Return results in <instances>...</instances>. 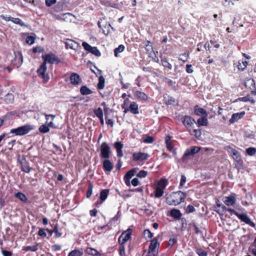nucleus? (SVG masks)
<instances>
[{"mask_svg": "<svg viewBox=\"0 0 256 256\" xmlns=\"http://www.w3.org/2000/svg\"><path fill=\"white\" fill-rule=\"evenodd\" d=\"M186 195L181 191L173 192L166 200L169 205H178L184 201Z\"/></svg>", "mask_w": 256, "mask_h": 256, "instance_id": "f257e3e1", "label": "nucleus"}, {"mask_svg": "<svg viewBox=\"0 0 256 256\" xmlns=\"http://www.w3.org/2000/svg\"><path fill=\"white\" fill-rule=\"evenodd\" d=\"M34 126L30 124H26L16 128L10 130V133L14 134L16 136H23L28 134L33 130Z\"/></svg>", "mask_w": 256, "mask_h": 256, "instance_id": "f03ea898", "label": "nucleus"}, {"mask_svg": "<svg viewBox=\"0 0 256 256\" xmlns=\"http://www.w3.org/2000/svg\"><path fill=\"white\" fill-rule=\"evenodd\" d=\"M159 246L160 244L158 242L157 238H154L150 242L148 254H150L151 256H157L158 253Z\"/></svg>", "mask_w": 256, "mask_h": 256, "instance_id": "7ed1b4c3", "label": "nucleus"}, {"mask_svg": "<svg viewBox=\"0 0 256 256\" xmlns=\"http://www.w3.org/2000/svg\"><path fill=\"white\" fill-rule=\"evenodd\" d=\"M100 156L108 159L110 156V148L106 142H103L100 148Z\"/></svg>", "mask_w": 256, "mask_h": 256, "instance_id": "20e7f679", "label": "nucleus"}, {"mask_svg": "<svg viewBox=\"0 0 256 256\" xmlns=\"http://www.w3.org/2000/svg\"><path fill=\"white\" fill-rule=\"evenodd\" d=\"M14 57L12 60V64L16 68H19L22 64L23 58L22 54L20 52H14Z\"/></svg>", "mask_w": 256, "mask_h": 256, "instance_id": "39448f33", "label": "nucleus"}, {"mask_svg": "<svg viewBox=\"0 0 256 256\" xmlns=\"http://www.w3.org/2000/svg\"><path fill=\"white\" fill-rule=\"evenodd\" d=\"M42 58L44 60L43 63H45L46 65V63L53 64L55 62L58 63L60 62L58 58L52 54H48L43 55Z\"/></svg>", "mask_w": 256, "mask_h": 256, "instance_id": "423d86ee", "label": "nucleus"}, {"mask_svg": "<svg viewBox=\"0 0 256 256\" xmlns=\"http://www.w3.org/2000/svg\"><path fill=\"white\" fill-rule=\"evenodd\" d=\"M182 122L188 131H190V130L193 128L194 124L196 123L194 119L189 116H185Z\"/></svg>", "mask_w": 256, "mask_h": 256, "instance_id": "0eeeda50", "label": "nucleus"}, {"mask_svg": "<svg viewBox=\"0 0 256 256\" xmlns=\"http://www.w3.org/2000/svg\"><path fill=\"white\" fill-rule=\"evenodd\" d=\"M132 232V230L129 228L127 230L122 232L118 238V243L120 244H124L130 238Z\"/></svg>", "mask_w": 256, "mask_h": 256, "instance_id": "6e6552de", "label": "nucleus"}, {"mask_svg": "<svg viewBox=\"0 0 256 256\" xmlns=\"http://www.w3.org/2000/svg\"><path fill=\"white\" fill-rule=\"evenodd\" d=\"M82 46L88 52H89L97 56H100L101 55L100 52L96 46H92L86 42H83Z\"/></svg>", "mask_w": 256, "mask_h": 256, "instance_id": "1a4fd4ad", "label": "nucleus"}, {"mask_svg": "<svg viewBox=\"0 0 256 256\" xmlns=\"http://www.w3.org/2000/svg\"><path fill=\"white\" fill-rule=\"evenodd\" d=\"M46 65L45 63H42L38 70L37 72L39 76L42 78L46 82H47L49 80V76L48 74H46Z\"/></svg>", "mask_w": 256, "mask_h": 256, "instance_id": "9d476101", "label": "nucleus"}, {"mask_svg": "<svg viewBox=\"0 0 256 256\" xmlns=\"http://www.w3.org/2000/svg\"><path fill=\"white\" fill-rule=\"evenodd\" d=\"M236 194L233 193L228 196H225L223 201L224 204L227 206H234L236 201Z\"/></svg>", "mask_w": 256, "mask_h": 256, "instance_id": "9b49d317", "label": "nucleus"}, {"mask_svg": "<svg viewBox=\"0 0 256 256\" xmlns=\"http://www.w3.org/2000/svg\"><path fill=\"white\" fill-rule=\"evenodd\" d=\"M242 222H245L246 224L250 225L252 227L255 226L254 223L252 222L250 218L245 213L239 214L237 216Z\"/></svg>", "mask_w": 256, "mask_h": 256, "instance_id": "f8f14e48", "label": "nucleus"}, {"mask_svg": "<svg viewBox=\"0 0 256 256\" xmlns=\"http://www.w3.org/2000/svg\"><path fill=\"white\" fill-rule=\"evenodd\" d=\"M133 160L136 161H142L146 160L148 158V154L144 152H134L132 154Z\"/></svg>", "mask_w": 256, "mask_h": 256, "instance_id": "ddd939ff", "label": "nucleus"}, {"mask_svg": "<svg viewBox=\"0 0 256 256\" xmlns=\"http://www.w3.org/2000/svg\"><path fill=\"white\" fill-rule=\"evenodd\" d=\"M70 82L74 86L78 85L82 80L80 76L76 73H72L70 77Z\"/></svg>", "mask_w": 256, "mask_h": 256, "instance_id": "4468645a", "label": "nucleus"}, {"mask_svg": "<svg viewBox=\"0 0 256 256\" xmlns=\"http://www.w3.org/2000/svg\"><path fill=\"white\" fill-rule=\"evenodd\" d=\"M46 119L47 122V125L48 128H56V125L53 123L52 121L56 117L55 115L54 114H44Z\"/></svg>", "mask_w": 256, "mask_h": 256, "instance_id": "2eb2a0df", "label": "nucleus"}, {"mask_svg": "<svg viewBox=\"0 0 256 256\" xmlns=\"http://www.w3.org/2000/svg\"><path fill=\"white\" fill-rule=\"evenodd\" d=\"M200 148L198 146H192L190 148L187 149L185 151V152L184 153V156H193L195 154L198 152L200 151Z\"/></svg>", "mask_w": 256, "mask_h": 256, "instance_id": "dca6fc26", "label": "nucleus"}, {"mask_svg": "<svg viewBox=\"0 0 256 256\" xmlns=\"http://www.w3.org/2000/svg\"><path fill=\"white\" fill-rule=\"evenodd\" d=\"M65 45L66 49L70 48L76 50L78 46V44L77 42L70 39L66 40L65 42Z\"/></svg>", "mask_w": 256, "mask_h": 256, "instance_id": "f3484780", "label": "nucleus"}, {"mask_svg": "<svg viewBox=\"0 0 256 256\" xmlns=\"http://www.w3.org/2000/svg\"><path fill=\"white\" fill-rule=\"evenodd\" d=\"M134 95L142 102H146L148 100V96L144 92L139 90L135 91Z\"/></svg>", "mask_w": 256, "mask_h": 256, "instance_id": "a211bd4d", "label": "nucleus"}, {"mask_svg": "<svg viewBox=\"0 0 256 256\" xmlns=\"http://www.w3.org/2000/svg\"><path fill=\"white\" fill-rule=\"evenodd\" d=\"M114 146L116 149L117 152V156L119 158H121L123 156V153L122 150L123 148L124 145L120 142H116L114 144Z\"/></svg>", "mask_w": 256, "mask_h": 256, "instance_id": "6ab92c4d", "label": "nucleus"}, {"mask_svg": "<svg viewBox=\"0 0 256 256\" xmlns=\"http://www.w3.org/2000/svg\"><path fill=\"white\" fill-rule=\"evenodd\" d=\"M102 165L103 169L106 172H110L113 168V165L108 158L103 162Z\"/></svg>", "mask_w": 256, "mask_h": 256, "instance_id": "aec40b11", "label": "nucleus"}, {"mask_svg": "<svg viewBox=\"0 0 256 256\" xmlns=\"http://www.w3.org/2000/svg\"><path fill=\"white\" fill-rule=\"evenodd\" d=\"M128 110L130 112L134 114H137L139 113L138 105L135 102H132L130 103V105L128 106Z\"/></svg>", "mask_w": 256, "mask_h": 256, "instance_id": "412c9836", "label": "nucleus"}, {"mask_svg": "<svg viewBox=\"0 0 256 256\" xmlns=\"http://www.w3.org/2000/svg\"><path fill=\"white\" fill-rule=\"evenodd\" d=\"M194 114L198 116H208V112L204 108H200L198 105L194 108Z\"/></svg>", "mask_w": 256, "mask_h": 256, "instance_id": "4be33fe9", "label": "nucleus"}, {"mask_svg": "<svg viewBox=\"0 0 256 256\" xmlns=\"http://www.w3.org/2000/svg\"><path fill=\"white\" fill-rule=\"evenodd\" d=\"M244 115V112H240L234 114L229 122L230 124H234L240 119L242 118Z\"/></svg>", "mask_w": 256, "mask_h": 256, "instance_id": "5701e85b", "label": "nucleus"}, {"mask_svg": "<svg viewBox=\"0 0 256 256\" xmlns=\"http://www.w3.org/2000/svg\"><path fill=\"white\" fill-rule=\"evenodd\" d=\"M206 117L207 116H202L197 120L196 124L198 126H206L208 124V122Z\"/></svg>", "mask_w": 256, "mask_h": 256, "instance_id": "b1692460", "label": "nucleus"}, {"mask_svg": "<svg viewBox=\"0 0 256 256\" xmlns=\"http://www.w3.org/2000/svg\"><path fill=\"white\" fill-rule=\"evenodd\" d=\"M63 17V21L66 22H70L74 19V16L70 12L62 14Z\"/></svg>", "mask_w": 256, "mask_h": 256, "instance_id": "393cba45", "label": "nucleus"}, {"mask_svg": "<svg viewBox=\"0 0 256 256\" xmlns=\"http://www.w3.org/2000/svg\"><path fill=\"white\" fill-rule=\"evenodd\" d=\"M109 192L110 190L108 189H104L101 190L100 192V198L102 202H104L106 199L109 194Z\"/></svg>", "mask_w": 256, "mask_h": 256, "instance_id": "a878e982", "label": "nucleus"}, {"mask_svg": "<svg viewBox=\"0 0 256 256\" xmlns=\"http://www.w3.org/2000/svg\"><path fill=\"white\" fill-rule=\"evenodd\" d=\"M86 252L88 254L94 256H100L102 254L96 249L91 248H88L86 249Z\"/></svg>", "mask_w": 256, "mask_h": 256, "instance_id": "bb28decb", "label": "nucleus"}, {"mask_svg": "<svg viewBox=\"0 0 256 256\" xmlns=\"http://www.w3.org/2000/svg\"><path fill=\"white\" fill-rule=\"evenodd\" d=\"M80 92L82 95H88L92 94V92L86 86H83L80 88Z\"/></svg>", "mask_w": 256, "mask_h": 256, "instance_id": "cd10ccee", "label": "nucleus"}, {"mask_svg": "<svg viewBox=\"0 0 256 256\" xmlns=\"http://www.w3.org/2000/svg\"><path fill=\"white\" fill-rule=\"evenodd\" d=\"M188 132L191 135L195 136L198 138H200L201 136V130L199 129L192 128L190 131Z\"/></svg>", "mask_w": 256, "mask_h": 256, "instance_id": "c85d7f7f", "label": "nucleus"}, {"mask_svg": "<svg viewBox=\"0 0 256 256\" xmlns=\"http://www.w3.org/2000/svg\"><path fill=\"white\" fill-rule=\"evenodd\" d=\"M238 100L244 102H250L252 104H254L255 102L254 100L250 97V95H247L244 97L239 98Z\"/></svg>", "mask_w": 256, "mask_h": 256, "instance_id": "c756f323", "label": "nucleus"}, {"mask_svg": "<svg viewBox=\"0 0 256 256\" xmlns=\"http://www.w3.org/2000/svg\"><path fill=\"white\" fill-rule=\"evenodd\" d=\"M170 216L174 218H179L182 216V214L179 210L172 209L170 211Z\"/></svg>", "mask_w": 256, "mask_h": 256, "instance_id": "7c9ffc66", "label": "nucleus"}, {"mask_svg": "<svg viewBox=\"0 0 256 256\" xmlns=\"http://www.w3.org/2000/svg\"><path fill=\"white\" fill-rule=\"evenodd\" d=\"M16 198L20 199L23 202H26L28 200V198L26 196L21 192H18L14 194Z\"/></svg>", "mask_w": 256, "mask_h": 256, "instance_id": "2f4dec72", "label": "nucleus"}, {"mask_svg": "<svg viewBox=\"0 0 256 256\" xmlns=\"http://www.w3.org/2000/svg\"><path fill=\"white\" fill-rule=\"evenodd\" d=\"M130 102V100L128 98H126L124 102V103L122 104V108L124 109V112L126 114L128 112H130L128 110V103Z\"/></svg>", "mask_w": 256, "mask_h": 256, "instance_id": "473e14b6", "label": "nucleus"}, {"mask_svg": "<svg viewBox=\"0 0 256 256\" xmlns=\"http://www.w3.org/2000/svg\"><path fill=\"white\" fill-rule=\"evenodd\" d=\"M105 80L104 78L101 76L98 78V88L102 90L104 87Z\"/></svg>", "mask_w": 256, "mask_h": 256, "instance_id": "72a5a7b5", "label": "nucleus"}, {"mask_svg": "<svg viewBox=\"0 0 256 256\" xmlns=\"http://www.w3.org/2000/svg\"><path fill=\"white\" fill-rule=\"evenodd\" d=\"M168 184V182L166 180L161 179L158 182V188H162L164 190Z\"/></svg>", "mask_w": 256, "mask_h": 256, "instance_id": "f704fd0d", "label": "nucleus"}, {"mask_svg": "<svg viewBox=\"0 0 256 256\" xmlns=\"http://www.w3.org/2000/svg\"><path fill=\"white\" fill-rule=\"evenodd\" d=\"M136 172V168H133L129 170L126 174V178L128 180H130L135 174Z\"/></svg>", "mask_w": 256, "mask_h": 256, "instance_id": "c9c22d12", "label": "nucleus"}, {"mask_svg": "<svg viewBox=\"0 0 256 256\" xmlns=\"http://www.w3.org/2000/svg\"><path fill=\"white\" fill-rule=\"evenodd\" d=\"M178 241V238L176 236L172 235V236L168 240V244L172 248Z\"/></svg>", "mask_w": 256, "mask_h": 256, "instance_id": "e433bc0d", "label": "nucleus"}, {"mask_svg": "<svg viewBox=\"0 0 256 256\" xmlns=\"http://www.w3.org/2000/svg\"><path fill=\"white\" fill-rule=\"evenodd\" d=\"M125 47L122 44H120L118 48H116L114 50V56L117 57L118 54L122 52L124 50Z\"/></svg>", "mask_w": 256, "mask_h": 256, "instance_id": "4c0bfd02", "label": "nucleus"}, {"mask_svg": "<svg viewBox=\"0 0 256 256\" xmlns=\"http://www.w3.org/2000/svg\"><path fill=\"white\" fill-rule=\"evenodd\" d=\"M82 252L78 250H74L70 252L68 256H82Z\"/></svg>", "mask_w": 256, "mask_h": 256, "instance_id": "58836bf2", "label": "nucleus"}, {"mask_svg": "<svg viewBox=\"0 0 256 256\" xmlns=\"http://www.w3.org/2000/svg\"><path fill=\"white\" fill-rule=\"evenodd\" d=\"M154 196L156 198H159L162 196L164 194V190H162V188H156L154 191Z\"/></svg>", "mask_w": 256, "mask_h": 256, "instance_id": "ea45409f", "label": "nucleus"}, {"mask_svg": "<svg viewBox=\"0 0 256 256\" xmlns=\"http://www.w3.org/2000/svg\"><path fill=\"white\" fill-rule=\"evenodd\" d=\"M12 22L14 24H19L22 26H26L24 22L19 18H12Z\"/></svg>", "mask_w": 256, "mask_h": 256, "instance_id": "a19ab883", "label": "nucleus"}, {"mask_svg": "<svg viewBox=\"0 0 256 256\" xmlns=\"http://www.w3.org/2000/svg\"><path fill=\"white\" fill-rule=\"evenodd\" d=\"M94 113L99 119H102V116H103V112L101 108H99L94 110Z\"/></svg>", "mask_w": 256, "mask_h": 256, "instance_id": "79ce46f5", "label": "nucleus"}, {"mask_svg": "<svg viewBox=\"0 0 256 256\" xmlns=\"http://www.w3.org/2000/svg\"><path fill=\"white\" fill-rule=\"evenodd\" d=\"M232 156L237 162H240L242 160L241 155L238 151L236 152L234 154L232 155Z\"/></svg>", "mask_w": 256, "mask_h": 256, "instance_id": "37998d69", "label": "nucleus"}, {"mask_svg": "<svg viewBox=\"0 0 256 256\" xmlns=\"http://www.w3.org/2000/svg\"><path fill=\"white\" fill-rule=\"evenodd\" d=\"M189 56V52H186L184 54H180L178 58L179 60L182 61L183 62H186L188 60V57Z\"/></svg>", "mask_w": 256, "mask_h": 256, "instance_id": "c03bdc74", "label": "nucleus"}, {"mask_svg": "<svg viewBox=\"0 0 256 256\" xmlns=\"http://www.w3.org/2000/svg\"><path fill=\"white\" fill-rule=\"evenodd\" d=\"M39 130L40 132L44 134L50 131V128L48 125L42 124L40 126Z\"/></svg>", "mask_w": 256, "mask_h": 256, "instance_id": "a18cd8bd", "label": "nucleus"}, {"mask_svg": "<svg viewBox=\"0 0 256 256\" xmlns=\"http://www.w3.org/2000/svg\"><path fill=\"white\" fill-rule=\"evenodd\" d=\"M38 250L36 246H24L22 248V250L24 251H32L35 252Z\"/></svg>", "mask_w": 256, "mask_h": 256, "instance_id": "49530a36", "label": "nucleus"}, {"mask_svg": "<svg viewBox=\"0 0 256 256\" xmlns=\"http://www.w3.org/2000/svg\"><path fill=\"white\" fill-rule=\"evenodd\" d=\"M162 65L165 67L168 68L169 70H172V66L169 62L166 59H162L161 60Z\"/></svg>", "mask_w": 256, "mask_h": 256, "instance_id": "de8ad7c7", "label": "nucleus"}, {"mask_svg": "<svg viewBox=\"0 0 256 256\" xmlns=\"http://www.w3.org/2000/svg\"><path fill=\"white\" fill-rule=\"evenodd\" d=\"M148 174V172L142 170H140L137 174H136V177L139 178H145Z\"/></svg>", "mask_w": 256, "mask_h": 256, "instance_id": "09e8293b", "label": "nucleus"}, {"mask_svg": "<svg viewBox=\"0 0 256 256\" xmlns=\"http://www.w3.org/2000/svg\"><path fill=\"white\" fill-rule=\"evenodd\" d=\"M246 152L248 155L252 156L256 153V148H249L246 150Z\"/></svg>", "mask_w": 256, "mask_h": 256, "instance_id": "8fccbe9b", "label": "nucleus"}, {"mask_svg": "<svg viewBox=\"0 0 256 256\" xmlns=\"http://www.w3.org/2000/svg\"><path fill=\"white\" fill-rule=\"evenodd\" d=\"M224 150L228 152V154H230L231 156L234 154L236 152L237 150L233 148L230 146H225Z\"/></svg>", "mask_w": 256, "mask_h": 256, "instance_id": "3c124183", "label": "nucleus"}, {"mask_svg": "<svg viewBox=\"0 0 256 256\" xmlns=\"http://www.w3.org/2000/svg\"><path fill=\"white\" fill-rule=\"evenodd\" d=\"M22 170L25 172L28 173L30 172L31 168L26 163L22 165Z\"/></svg>", "mask_w": 256, "mask_h": 256, "instance_id": "603ef678", "label": "nucleus"}, {"mask_svg": "<svg viewBox=\"0 0 256 256\" xmlns=\"http://www.w3.org/2000/svg\"><path fill=\"white\" fill-rule=\"evenodd\" d=\"M154 139L152 136H148L144 138L143 140V142L144 143L146 144H152L154 142Z\"/></svg>", "mask_w": 256, "mask_h": 256, "instance_id": "864d4df0", "label": "nucleus"}, {"mask_svg": "<svg viewBox=\"0 0 256 256\" xmlns=\"http://www.w3.org/2000/svg\"><path fill=\"white\" fill-rule=\"evenodd\" d=\"M26 42L29 44H32L34 42V38L32 36H28L26 40Z\"/></svg>", "mask_w": 256, "mask_h": 256, "instance_id": "5fc2aeb1", "label": "nucleus"}, {"mask_svg": "<svg viewBox=\"0 0 256 256\" xmlns=\"http://www.w3.org/2000/svg\"><path fill=\"white\" fill-rule=\"evenodd\" d=\"M196 252L199 256H207L208 254L206 252L202 249H197Z\"/></svg>", "mask_w": 256, "mask_h": 256, "instance_id": "6e6d98bb", "label": "nucleus"}, {"mask_svg": "<svg viewBox=\"0 0 256 256\" xmlns=\"http://www.w3.org/2000/svg\"><path fill=\"white\" fill-rule=\"evenodd\" d=\"M92 188H93L92 184H90L88 188V190L86 192V197L87 198H90L92 196Z\"/></svg>", "mask_w": 256, "mask_h": 256, "instance_id": "4d7b16f0", "label": "nucleus"}, {"mask_svg": "<svg viewBox=\"0 0 256 256\" xmlns=\"http://www.w3.org/2000/svg\"><path fill=\"white\" fill-rule=\"evenodd\" d=\"M54 233H55V236L56 238H60L62 236V233L59 232L58 230V228L56 226L54 227V230H52Z\"/></svg>", "mask_w": 256, "mask_h": 256, "instance_id": "13d9d810", "label": "nucleus"}, {"mask_svg": "<svg viewBox=\"0 0 256 256\" xmlns=\"http://www.w3.org/2000/svg\"><path fill=\"white\" fill-rule=\"evenodd\" d=\"M44 51V48L41 46H36L33 48V52L34 53L36 52H42Z\"/></svg>", "mask_w": 256, "mask_h": 256, "instance_id": "bf43d9fd", "label": "nucleus"}, {"mask_svg": "<svg viewBox=\"0 0 256 256\" xmlns=\"http://www.w3.org/2000/svg\"><path fill=\"white\" fill-rule=\"evenodd\" d=\"M248 82L252 86H253V88H254V90H252V94L254 95H256V88H254V82L253 80H250L248 81Z\"/></svg>", "mask_w": 256, "mask_h": 256, "instance_id": "052dcab7", "label": "nucleus"}, {"mask_svg": "<svg viewBox=\"0 0 256 256\" xmlns=\"http://www.w3.org/2000/svg\"><path fill=\"white\" fill-rule=\"evenodd\" d=\"M56 0H46V4L48 6H50L52 5L56 4Z\"/></svg>", "mask_w": 256, "mask_h": 256, "instance_id": "680f3d73", "label": "nucleus"}, {"mask_svg": "<svg viewBox=\"0 0 256 256\" xmlns=\"http://www.w3.org/2000/svg\"><path fill=\"white\" fill-rule=\"evenodd\" d=\"M195 211L194 208L192 205H188L186 210V212L188 213L192 212Z\"/></svg>", "mask_w": 256, "mask_h": 256, "instance_id": "e2e57ef3", "label": "nucleus"}, {"mask_svg": "<svg viewBox=\"0 0 256 256\" xmlns=\"http://www.w3.org/2000/svg\"><path fill=\"white\" fill-rule=\"evenodd\" d=\"M165 82L166 84H167L168 86H174L175 84H176V82H174L173 80H172L170 79H168V78H166Z\"/></svg>", "mask_w": 256, "mask_h": 256, "instance_id": "0e129e2a", "label": "nucleus"}, {"mask_svg": "<svg viewBox=\"0 0 256 256\" xmlns=\"http://www.w3.org/2000/svg\"><path fill=\"white\" fill-rule=\"evenodd\" d=\"M2 253L3 256H12V252L8 250H2Z\"/></svg>", "mask_w": 256, "mask_h": 256, "instance_id": "69168bd1", "label": "nucleus"}, {"mask_svg": "<svg viewBox=\"0 0 256 256\" xmlns=\"http://www.w3.org/2000/svg\"><path fill=\"white\" fill-rule=\"evenodd\" d=\"M38 235L40 236H44L45 237L46 236V234L44 231V229L40 228L38 232Z\"/></svg>", "mask_w": 256, "mask_h": 256, "instance_id": "338daca9", "label": "nucleus"}, {"mask_svg": "<svg viewBox=\"0 0 256 256\" xmlns=\"http://www.w3.org/2000/svg\"><path fill=\"white\" fill-rule=\"evenodd\" d=\"M131 182L132 184L134 186H136L139 184V181L138 178H133Z\"/></svg>", "mask_w": 256, "mask_h": 256, "instance_id": "774afa93", "label": "nucleus"}]
</instances>
